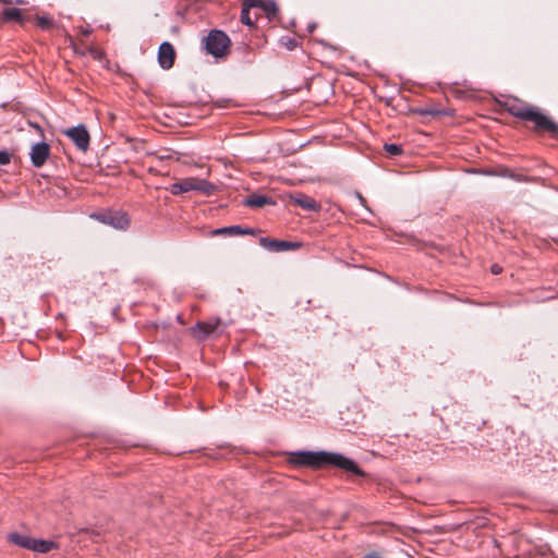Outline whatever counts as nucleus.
Masks as SVG:
<instances>
[{"mask_svg":"<svg viewBox=\"0 0 558 558\" xmlns=\"http://www.w3.org/2000/svg\"><path fill=\"white\" fill-rule=\"evenodd\" d=\"M288 461L293 465L311 466L314 469L322 468L324 465H332L347 472H351L357 476H364V472L353 460L337 452L296 451L290 453Z\"/></svg>","mask_w":558,"mask_h":558,"instance_id":"1","label":"nucleus"},{"mask_svg":"<svg viewBox=\"0 0 558 558\" xmlns=\"http://www.w3.org/2000/svg\"><path fill=\"white\" fill-rule=\"evenodd\" d=\"M507 111L523 121H531L538 131H547L558 138V124L548 117L537 111L534 107L527 106L518 99L506 104Z\"/></svg>","mask_w":558,"mask_h":558,"instance_id":"2","label":"nucleus"},{"mask_svg":"<svg viewBox=\"0 0 558 558\" xmlns=\"http://www.w3.org/2000/svg\"><path fill=\"white\" fill-rule=\"evenodd\" d=\"M215 185L204 179L186 178L181 181L174 182L170 186V192L173 195L187 193L191 191L202 192L206 195L211 194Z\"/></svg>","mask_w":558,"mask_h":558,"instance_id":"3","label":"nucleus"},{"mask_svg":"<svg viewBox=\"0 0 558 558\" xmlns=\"http://www.w3.org/2000/svg\"><path fill=\"white\" fill-rule=\"evenodd\" d=\"M230 46V39L225 32L219 29L210 31L205 38V49L207 53L215 58H221L227 53Z\"/></svg>","mask_w":558,"mask_h":558,"instance_id":"4","label":"nucleus"},{"mask_svg":"<svg viewBox=\"0 0 558 558\" xmlns=\"http://www.w3.org/2000/svg\"><path fill=\"white\" fill-rule=\"evenodd\" d=\"M90 217L120 230L126 229L130 225L128 214L120 210H108L100 214H93Z\"/></svg>","mask_w":558,"mask_h":558,"instance_id":"5","label":"nucleus"},{"mask_svg":"<svg viewBox=\"0 0 558 558\" xmlns=\"http://www.w3.org/2000/svg\"><path fill=\"white\" fill-rule=\"evenodd\" d=\"M63 134L66 135L81 151L88 149L90 136L84 124L69 128L63 131Z\"/></svg>","mask_w":558,"mask_h":558,"instance_id":"6","label":"nucleus"},{"mask_svg":"<svg viewBox=\"0 0 558 558\" xmlns=\"http://www.w3.org/2000/svg\"><path fill=\"white\" fill-rule=\"evenodd\" d=\"M222 322L220 318H211L207 322L197 323L192 328V332L197 339L204 340L209 336L220 335L223 331V329L220 328Z\"/></svg>","mask_w":558,"mask_h":558,"instance_id":"7","label":"nucleus"},{"mask_svg":"<svg viewBox=\"0 0 558 558\" xmlns=\"http://www.w3.org/2000/svg\"><path fill=\"white\" fill-rule=\"evenodd\" d=\"M174 58L175 51L173 46L169 41L161 43L157 57L159 65L165 70H169L174 63Z\"/></svg>","mask_w":558,"mask_h":558,"instance_id":"8","label":"nucleus"},{"mask_svg":"<svg viewBox=\"0 0 558 558\" xmlns=\"http://www.w3.org/2000/svg\"><path fill=\"white\" fill-rule=\"evenodd\" d=\"M50 147L46 142L36 143L31 149V161L34 167L40 168L49 157Z\"/></svg>","mask_w":558,"mask_h":558,"instance_id":"9","label":"nucleus"},{"mask_svg":"<svg viewBox=\"0 0 558 558\" xmlns=\"http://www.w3.org/2000/svg\"><path fill=\"white\" fill-rule=\"evenodd\" d=\"M259 244L271 252H282L298 247L300 244L289 241L269 240L267 238H260Z\"/></svg>","mask_w":558,"mask_h":558,"instance_id":"10","label":"nucleus"},{"mask_svg":"<svg viewBox=\"0 0 558 558\" xmlns=\"http://www.w3.org/2000/svg\"><path fill=\"white\" fill-rule=\"evenodd\" d=\"M292 202L300 206L301 208L308 211H318L320 206L316 203V201L303 193H295L290 196Z\"/></svg>","mask_w":558,"mask_h":558,"instance_id":"11","label":"nucleus"},{"mask_svg":"<svg viewBox=\"0 0 558 558\" xmlns=\"http://www.w3.org/2000/svg\"><path fill=\"white\" fill-rule=\"evenodd\" d=\"M248 7L260 8L269 20L278 13V5L272 0H247Z\"/></svg>","mask_w":558,"mask_h":558,"instance_id":"12","label":"nucleus"},{"mask_svg":"<svg viewBox=\"0 0 558 558\" xmlns=\"http://www.w3.org/2000/svg\"><path fill=\"white\" fill-rule=\"evenodd\" d=\"M271 197L262 194H251L243 201V205L250 208H260L265 205H275Z\"/></svg>","mask_w":558,"mask_h":558,"instance_id":"13","label":"nucleus"},{"mask_svg":"<svg viewBox=\"0 0 558 558\" xmlns=\"http://www.w3.org/2000/svg\"><path fill=\"white\" fill-rule=\"evenodd\" d=\"M255 231L253 229L246 228L243 229L240 226H230L219 228L213 231V234H228V235H240V234H254Z\"/></svg>","mask_w":558,"mask_h":558,"instance_id":"14","label":"nucleus"},{"mask_svg":"<svg viewBox=\"0 0 558 558\" xmlns=\"http://www.w3.org/2000/svg\"><path fill=\"white\" fill-rule=\"evenodd\" d=\"M9 539L11 543L26 549H32L33 539L32 537L27 535H22L19 533H11L9 535Z\"/></svg>","mask_w":558,"mask_h":558,"instance_id":"15","label":"nucleus"},{"mask_svg":"<svg viewBox=\"0 0 558 558\" xmlns=\"http://www.w3.org/2000/svg\"><path fill=\"white\" fill-rule=\"evenodd\" d=\"M52 542L34 538L31 550L36 553H48L52 549Z\"/></svg>","mask_w":558,"mask_h":558,"instance_id":"16","label":"nucleus"},{"mask_svg":"<svg viewBox=\"0 0 558 558\" xmlns=\"http://www.w3.org/2000/svg\"><path fill=\"white\" fill-rule=\"evenodd\" d=\"M21 15V10L16 8H8L3 11V17L7 21L20 20Z\"/></svg>","mask_w":558,"mask_h":558,"instance_id":"17","label":"nucleus"},{"mask_svg":"<svg viewBox=\"0 0 558 558\" xmlns=\"http://www.w3.org/2000/svg\"><path fill=\"white\" fill-rule=\"evenodd\" d=\"M250 8L247 0H245L241 10V22L247 26H253V22L250 19Z\"/></svg>","mask_w":558,"mask_h":558,"instance_id":"18","label":"nucleus"},{"mask_svg":"<svg viewBox=\"0 0 558 558\" xmlns=\"http://www.w3.org/2000/svg\"><path fill=\"white\" fill-rule=\"evenodd\" d=\"M384 149L390 156H399L402 154V147L398 144H385Z\"/></svg>","mask_w":558,"mask_h":558,"instance_id":"19","label":"nucleus"},{"mask_svg":"<svg viewBox=\"0 0 558 558\" xmlns=\"http://www.w3.org/2000/svg\"><path fill=\"white\" fill-rule=\"evenodd\" d=\"M52 24L49 17L41 16L38 19V26L43 29H48Z\"/></svg>","mask_w":558,"mask_h":558,"instance_id":"20","label":"nucleus"},{"mask_svg":"<svg viewBox=\"0 0 558 558\" xmlns=\"http://www.w3.org/2000/svg\"><path fill=\"white\" fill-rule=\"evenodd\" d=\"M11 160V154L8 150H0V165H8Z\"/></svg>","mask_w":558,"mask_h":558,"instance_id":"21","label":"nucleus"},{"mask_svg":"<svg viewBox=\"0 0 558 558\" xmlns=\"http://www.w3.org/2000/svg\"><path fill=\"white\" fill-rule=\"evenodd\" d=\"M355 197L357 198L359 203L366 208V210L371 211L369 208L366 206V199L360 193L356 192Z\"/></svg>","mask_w":558,"mask_h":558,"instance_id":"22","label":"nucleus"},{"mask_svg":"<svg viewBox=\"0 0 558 558\" xmlns=\"http://www.w3.org/2000/svg\"><path fill=\"white\" fill-rule=\"evenodd\" d=\"M490 270L494 275H498L501 272L502 268L499 265L495 264L492 266Z\"/></svg>","mask_w":558,"mask_h":558,"instance_id":"23","label":"nucleus"},{"mask_svg":"<svg viewBox=\"0 0 558 558\" xmlns=\"http://www.w3.org/2000/svg\"><path fill=\"white\" fill-rule=\"evenodd\" d=\"M364 558H380V556L375 553V551H372V553H368L364 556Z\"/></svg>","mask_w":558,"mask_h":558,"instance_id":"24","label":"nucleus"},{"mask_svg":"<svg viewBox=\"0 0 558 558\" xmlns=\"http://www.w3.org/2000/svg\"><path fill=\"white\" fill-rule=\"evenodd\" d=\"M287 46L289 49H292L295 46V41L293 39H289Z\"/></svg>","mask_w":558,"mask_h":558,"instance_id":"25","label":"nucleus"},{"mask_svg":"<svg viewBox=\"0 0 558 558\" xmlns=\"http://www.w3.org/2000/svg\"><path fill=\"white\" fill-rule=\"evenodd\" d=\"M13 3L24 4V3H27V1L26 0H13Z\"/></svg>","mask_w":558,"mask_h":558,"instance_id":"26","label":"nucleus"},{"mask_svg":"<svg viewBox=\"0 0 558 558\" xmlns=\"http://www.w3.org/2000/svg\"><path fill=\"white\" fill-rule=\"evenodd\" d=\"M315 26H316L315 24L308 25V27H307L308 32L312 33L314 31Z\"/></svg>","mask_w":558,"mask_h":558,"instance_id":"27","label":"nucleus"},{"mask_svg":"<svg viewBox=\"0 0 558 558\" xmlns=\"http://www.w3.org/2000/svg\"><path fill=\"white\" fill-rule=\"evenodd\" d=\"M0 2H3V3H13V0H0Z\"/></svg>","mask_w":558,"mask_h":558,"instance_id":"28","label":"nucleus"}]
</instances>
